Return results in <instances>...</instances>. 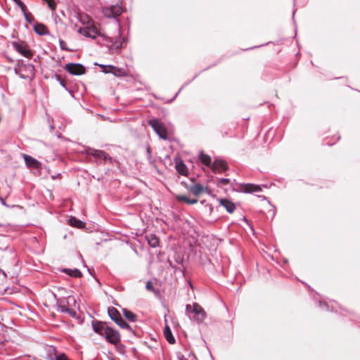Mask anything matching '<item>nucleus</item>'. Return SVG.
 Returning a JSON list of instances; mask_svg holds the SVG:
<instances>
[{
  "label": "nucleus",
  "mask_w": 360,
  "mask_h": 360,
  "mask_svg": "<svg viewBox=\"0 0 360 360\" xmlns=\"http://www.w3.org/2000/svg\"><path fill=\"white\" fill-rule=\"evenodd\" d=\"M0 227L6 228V225L4 224H0Z\"/></svg>",
  "instance_id": "obj_52"
},
{
  "label": "nucleus",
  "mask_w": 360,
  "mask_h": 360,
  "mask_svg": "<svg viewBox=\"0 0 360 360\" xmlns=\"http://www.w3.org/2000/svg\"><path fill=\"white\" fill-rule=\"evenodd\" d=\"M146 151H147L148 156L150 157V155H151V150H150V147L147 148Z\"/></svg>",
  "instance_id": "obj_46"
},
{
  "label": "nucleus",
  "mask_w": 360,
  "mask_h": 360,
  "mask_svg": "<svg viewBox=\"0 0 360 360\" xmlns=\"http://www.w3.org/2000/svg\"><path fill=\"white\" fill-rule=\"evenodd\" d=\"M55 77L56 80L59 82L60 85L63 86L68 93L72 94V91L67 87L65 82L60 77V76L56 74Z\"/></svg>",
  "instance_id": "obj_30"
},
{
  "label": "nucleus",
  "mask_w": 360,
  "mask_h": 360,
  "mask_svg": "<svg viewBox=\"0 0 360 360\" xmlns=\"http://www.w3.org/2000/svg\"><path fill=\"white\" fill-rule=\"evenodd\" d=\"M210 168L214 174H217L227 171L229 169V166L225 160L216 158Z\"/></svg>",
  "instance_id": "obj_12"
},
{
  "label": "nucleus",
  "mask_w": 360,
  "mask_h": 360,
  "mask_svg": "<svg viewBox=\"0 0 360 360\" xmlns=\"http://www.w3.org/2000/svg\"><path fill=\"white\" fill-rule=\"evenodd\" d=\"M199 160L202 164H204L205 165H206L209 167H211L212 162H213L212 161L211 157L209 155L205 154L203 151H201L200 153Z\"/></svg>",
  "instance_id": "obj_22"
},
{
  "label": "nucleus",
  "mask_w": 360,
  "mask_h": 360,
  "mask_svg": "<svg viewBox=\"0 0 360 360\" xmlns=\"http://www.w3.org/2000/svg\"><path fill=\"white\" fill-rule=\"evenodd\" d=\"M209 210H210V212H212L213 210V207L211 205H209Z\"/></svg>",
  "instance_id": "obj_51"
},
{
  "label": "nucleus",
  "mask_w": 360,
  "mask_h": 360,
  "mask_svg": "<svg viewBox=\"0 0 360 360\" xmlns=\"http://www.w3.org/2000/svg\"><path fill=\"white\" fill-rule=\"evenodd\" d=\"M295 12H296V9L295 8L292 11V20L293 21L295 22Z\"/></svg>",
  "instance_id": "obj_49"
},
{
  "label": "nucleus",
  "mask_w": 360,
  "mask_h": 360,
  "mask_svg": "<svg viewBox=\"0 0 360 360\" xmlns=\"http://www.w3.org/2000/svg\"><path fill=\"white\" fill-rule=\"evenodd\" d=\"M57 307H58V309L59 311H60L61 312H65L66 313V310H68V309H69L65 305H63V304H58Z\"/></svg>",
  "instance_id": "obj_40"
},
{
  "label": "nucleus",
  "mask_w": 360,
  "mask_h": 360,
  "mask_svg": "<svg viewBox=\"0 0 360 360\" xmlns=\"http://www.w3.org/2000/svg\"><path fill=\"white\" fill-rule=\"evenodd\" d=\"M110 360H115V359L111 358V359H110Z\"/></svg>",
  "instance_id": "obj_58"
},
{
  "label": "nucleus",
  "mask_w": 360,
  "mask_h": 360,
  "mask_svg": "<svg viewBox=\"0 0 360 360\" xmlns=\"http://www.w3.org/2000/svg\"><path fill=\"white\" fill-rule=\"evenodd\" d=\"M59 45H60V48L62 49V50H65V51H70V49L69 48H68L66 46V43L65 41H63V39H59Z\"/></svg>",
  "instance_id": "obj_36"
},
{
  "label": "nucleus",
  "mask_w": 360,
  "mask_h": 360,
  "mask_svg": "<svg viewBox=\"0 0 360 360\" xmlns=\"http://www.w3.org/2000/svg\"><path fill=\"white\" fill-rule=\"evenodd\" d=\"M22 157L27 167L37 169H41V163L37 159L27 154H22Z\"/></svg>",
  "instance_id": "obj_15"
},
{
  "label": "nucleus",
  "mask_w": 360,
  "mask_h": 360,
  "mask_svg": "<svg viewBox=\"0 0 360 360\" xmlns=\"http://www.w3.org/2000/svg\"><path fill=\"white\" fill-rule=\"evenodd\" d=\"M113 345L115 346L116 350L120 354H124V352H125V346H124V345L121 343V341L118 342H116V344Z\"/></svg>",
  "instance_id": "obj_31"
},
{
  "label": "nucleus",
  "mask_w": 360,
  "mask_h": 360,
  "mask_svg": "<svg viewBox=\"0 0 360 360\" xmlns=\"http://www.w3.org/2000/svg\"><path fill=\"white\" fill-rule=\"evenodd\" d=\"M191 181H192V183H195V179H194V178H191Z\"/></svg>",
  "instance_id": "obj_53"
},
{
  "label": "nucleus",
  "mask_w": 360,
  "mask_h": 360,
  "mask_svg": "<svg viewBox=\"0 0 360 360\" xmlns=\"http://www.w3.org/2000/svg\"><path fill=\"white\" fill-rule=\"evenodd\" d=\"M14 72L16 75H20V72H22V69L18 68V66L14 68Z\"/></svg>",
  "instance_id": "obj_43"
},
{
  "label": "nucleus",
  "mask_w": 360,
  "mask_h": 360,
  "mask_svg": "<svg viewBox=\"0 0 360 360\" xmlns=\"http://www.w3.org/2000/svg\"><path fill=\"white\" fill-rule=\"evenodd\" d=\"M262 187L266 188L267 186L266 185H257L254 184H240L239 188L236 191L245 193H252L262 191Z\"/></svg>",
  "instance_id": "obj_10"
},
{
  "label": "nucleus",
  "mask_w": 360,
  "mask_h": 360,
  "mask_svg": "<svg viewBox=\"0 0 360 360\" xmlns=\"http://www.w3.org/2000/svg\"><path fill=\"white\" fill-rule=\"evenodd\" d=\"M34 31L40 36H44L49 34L47 27L42 23L36 22L33 25Z\"/></svg>",
  "instance_id": "obj_17"
},
{
  "label": "nucleus",
  "mask_w": 360,
  "mask_h": 360,
  "mask_svg": "<svg viewBox=\"0 0 360 360\" xmlns=\"http://www.w3.org/2000/svg\"><path fill=\"white\" fill-rule=\"evenodd\" d=\"M164 336L169 344H174L176 342V340L172 334L171 328L168 325H166L164 328Z\"/></svg>",
  "instance_id": "obj_19"
},
{
  "label": "nucleus",
  "mask_w": 360,
  "mask_h": 360,
  "mask_svg": "<svg viewBox=\"0 0 360 360\" xmlns=\"http://www.w3.org/2000/svg\"><path fill=\"white\" fill-rule=\"evenodd\" d=\"M269 44V42H267V43H266L265 44H262V45H259V46H255L250 47V48H249V49H246L245 50H250V49H257V48H258V47H261V46H264V45Z\"/></svg>",
  "instance_id": "obj_45"
},
{
  "label": "nucleus",
  "mask_w": 360,
  "mask_h": 360,
  "mask_svg": "<svg viewBox=\"0 0 360 360\" xmlns=\"http://www.w3.org/2000/svg\"><path fill=\"white\" fill-rule=\"evenodd\" d=\"M0 200L2 203V205H6V201L4 200V199L3 198H0Z\"/></svg>",
  "instance_id": "obj_48"
},
{
  "label": "nucleus",
  "mask_w": 360,
  "mask_h": 360,
  "mask_svg": "<svg viewBox=\"0 0 360 360\" xmlns=\"http://www.w3.org/2000/svg\"><path fill=\"white\" fill-rule=\"evenodd\" d=\"M53 297L56 299V295L53 294Z\"/></svg>",
  "instance_id": "obj_54"
},
{
  "label": "nucleus",
  "mask_w": 360,
  "mask_h": 360,
  "mask_svg": "<svg viewBox=\"0 0 360 360\" xmlns=\"http://www.w3.org/2000/svg\"><path fill=\"white\" fill-rule=\"evenodd\" d=\"M19 76H20V78H22L23 79H26L30 78L29 75L22 74V72H20Z\"/></svg>",
  "instance_id": "obj_44"
},
{
  "label": "nucleus",
  "mask_w": 360,
  "mask_h": 360,
  "mask_svg": "<svg viewBox=\"0 0 360 360\" xmlns=\"http://www.w3.org/2000/svg\"><path fill=\"white\" fill-rule=\"evenodd\" d=\"M66 313L68 314L70 316H72L73 318L77 316L76 311L74 309H70V308H69L68 310H66Z\"/></svg>",
  "instance_id": "obj_39"
},
{
  "label": "nucleus",
  "mask_w": 360,
  "mask_h": 360,
  "mask_svg": "<svg viewBox=\"0 0 360 360\" xmlns=\"http://www.w3.org/2000/svg\"><path fill=\"white\" fill-rule=\"evenodd\" d=\"M230 183V179L228 178H221L217 179V185L218 186H226Z\"/></svg>",
  "instance_id": "obj_32"
},
{
  "label": "nucleus",
  "mask_w": 360,
  "mask_h": 360,
  "mask_svg": "<svg viewBox=\"0 0 360 360\" xmlns=\"http://www.w3.org/2000/svg\"><path fill=\"white\" fill-rule=\"evenodd\" d=\"M68 224L73 227H76L78 229H83L85 227V223L75 217H70L68 219Z\"/></svg>",
  "instance_id": "obj_21"
},
{
  "label": "nucleus",
  "mask_w": 360,
  "mask_h": 360,
  "mask_svg": "<svg viewBox=\"0 0 360 360\" xmlns=\"http://www.w3.org/2000/svg\"><path fill=\"white\" fill-rule=\"evenodd\" d=\"M293 1H294V6H295V0H293Z\"/></svg>",
  "instance_id": "obj_57"
},
{
  "label": "nucleus",
  "mask_w": 360,
  "mask_h": 360,
  "mask_svg": "<svg viewBox=\"0 0 360 360\" xmlns=\"http://www.w3.org/2000/svg\"><path fill=\"white\" fill-rule=\"evenodd\" d=\"M122 314L126 318V319L131 322H136L137 321V315L127 309H122Z\"/></svg>",
  "instance_id": "obj_25"
},
{
  "label": "nucleus",
  "mask_w": 360,
  "mask_h": 360,
  "mask_svg": "<svg viewBox=\"0 0 360 360\" xmlns=\"http://www.w3.org/2000/svg\"><path fill=\"white\" fill-rule=\"evenodd\" d=\"M274 207V210H273V217L275 215V212H276V207L275 206H273Z\"/></svg>",
  "instance_id": "obj_50"
},
{
  "label": "nucleus",
  "mask_w": 360,
  "mask_h": 360,
  "mask_svg": "<svg viewBox=\"0 0 360 360\" xmlns=\"http://www.w3.org/2000/svg\"><path fill=\"white\" fill-rule=\"evenodd\" d=\"M101 68H103V70L102 72L105 74H108V73H111L112 72V69L111 68H108L107 67H108V65H98Z\"/></svg>",
  "instance_id": "obj_38"
},
{
  "label": "nucleus",
  "mask_w": 360,
  "mask_h": 360,
  "mask_svg": "<svg viewBox=\"0 0 360 360\" xmlns=\"http://www.w3.org/2000/svg\"><path fill=\"white\" fill-rule=\"evenodd\" d=\"M176 169L181 174L184 176H186L188 174V168L185 165L183 160H179V161L176 160Z\"/></svg>",
  "instance_id": "obj_18"
},
{
  "label": "nucleus",
  "mask_w": 360,
  "mask_h": 360,
  "mask_svg": "<svg viewBox=\"0 0 360 360\" xmlns=\"http://www.w3.org/2000/svg\"><path fill=\"white\" fill-rule=\"evenodd\" d=\"M22 70L25 72L26 75H29L30 78H33L35 75L34 65L31 63H27L26 65H24Z\"/></svg>",
  "instance_id": "obj_26"
},
{
  "label": "nucleus",
  "mask_w": 360,
  "mask_h": 360,
  "mask_svg": "<svg viewBox=\"0 0 360 360\" xmlns=\"http://www.w3.org/2000/svg\"><path fill=\"white\" fill-rule=\"evenodd\" d=\"M148 124L155 132L163 140L168 139V132L163 124L157 118H153L148 121Z\"/></svg>",
  "instance_id": "obj_4"
},
{
  "label": "nucleus",
  "mask_w": 360,
  "mask_h": 360,
  "mask_svg": "<svg viewBox=\"0 0 360 360\" xmlns=\"http://www.w3.org/2000/svg\"><path fill=\"white\" fill-rule=\"evenodd\" d=\"M146 239L147 240L148 244L151 248H155L159 245V238L155 234L150 233L149 235H146Z\"/></svg>",
  "instance_id": "obj_20"
},
{
  "label": "nucleus",
  "mask_w": 360,
  "mask_h": 360,
  "mask_svg": "<svg viewBox=\"0 0 360 360\" xmlns=\"http://www.w3.org/2000/svg\"><path fill=\"white\" fill-rule=\"evenodd\" d=\"M11 44L13 49L22 56L27 58H31L33 56V51L24 41H13Z\"/></svg>",
  "instance_id": "obj_8"
},
{
  "label": "nucleus",
  "mask_w": 360,
  "mask_h": 360,
  "mask_svg": "<svg viewBox=\"0 0 360 360\" xmlns=\"http://www.w3.org/2000/svg\"><path fill=\"white\" fill-rule=\"evenodd\" d=\"M61 271L74 278H80L82 276V272L77 269H71L64 268L61 270Z\"/></svg>",
  "instance_id": "obj_23"
},
{
  "label": "nucleus",
  "mask_w": 360,
  "mask_h": 360,
  "mask_svg": "<svg viewBox=\"0 0 360 360\" xmlns=\"http://www.w3.org/2000/svg\"><path fill=\"white\" fill-rule=\"evenodd\" d=\"M27 64L25 63V61L22 60H18L17 66L21 69L24 68V65H26Z\"/></svg>",
  "instance_id": "obj_41"
},
{
  "label": "nucleus",
  "mask_w": 360,
  "mask_h": 360,
  "mask_svg": "<svg viewBox=\"0 0 360 360\" xmlns=\"http://www.w3.org/2000/svg\"><path fill=\"white\" fill-rule=\"evenodd\" d=\"M181 184H184L186 188L195 196H198L204 191H208L207 188L204 187L199 183H192L188 185L184 181H182Z\"/></svg>",
  "instance_id": "obj_13"
},
{
  "label": "nucleus",
  "mask_w": 360,
  "mask_h": 360,
  "mask_svg": "<svg viewBox=\"0 0 360 360\" xmlns=\"http://www.w3.org/2000/svg\"><path fill=\"white\" fill-rule=\"evenodd\" d=\"M219 203L229 213H233L236 210L235 204L228 198H221Z\"/></svg>",
  "instance_id": "obj_16"
},
{
  "label": "nucleus",
  "mask_w": 360,
  "mask_h": 360,
  "mask_svg": "<svg viewBox=\"0 0 360 360\" xmlns=\"http://www.w3.org/2000/svg\"><path fill=\"white\" fill-rule=\"evenodd\" d=\"M105 341L110 345H115L116 342L121 341V335L120 332L115 328L109 326L107 332L103 338Z\"/></svg>",
  "instance_id": "obj_9"
},
{
  "label": "nucleus",
  "mask_w": 360,
  "mask_h": 360,
  "mask_svg": "<svg viewBox=\"0 0 360 360\" xmlns=\"http://www.w3.org/2000/svg\"><path fill=\"white\" fill-rule=\"evenodd\" d=\"M108 314L111 320L113 321L121 328L126 329L134 334V331L131 327L124 319H122L120 313L116 308L113 307H108Z\"/></svg>",
  "instance_id": "obj_2"
},
{
  "label": "nucleus",
  "mask_w": 360,
  "mask_h": 360,
  "mask_svg": "<svg viewBox=\"0 0 360 360\" xmlns=\"http://www.w3.org/2000/svg\"><path fill=\"white\" fill-rule=\"evenodd\" d=\"M198 74L195 75L191 80H190V81H188V82H186L184 84H183V85H182V86H181V87L179 89V90L178 91V92L174 95V96L172 99H170V100L168 101V103H172V102H173V101L176 99V98L178 96L179 94V93H180V92H181V91H182V90H183V89L186 86H187V85H188V84H190L193 80H194V79L198 77Z\"/></svg>",
  "instance_id": "obj_29"
},
{
  "label": "nucleus",
  "mask_w": 360,
  "mask_h": 360,
  "mask_svg": "<svg viewBox=\"0 0 360 360\" xmlns=\"http://www.w3.org/2000/svg\"><path fill=\"white\" fill-rule=\"evenodd\" d=\"M91 327L93 330L96 334L104 338L105 333L107 332V329L109 328V326L107 325L106 322L99 320H93L91 321Z\"/></svg>",
  "instance_id": "obj_11"
},
{
  "label": "nucleus",
  "mask_w": 360,
  "mask_h": 360,
  "mask_svg": "<svg viewBox=\"0 0 360 360\" xmlns=\"http://www.w3.org/2000/svg\"><path fill=\"white\" fill-rule=\"evenodd\" d=\"M176 199L179 202H184L188 205H194L198 202V199H191V198H188L186 195H176Z\"/></svg>",
  "instance_id": "obj_28"
},
{
  "label": "nucleus",
  "mask_w": 360,
  "mask_h": 360,
  "mask_svg": "<svg viewBox=\"0 0 360 360\" xmlns=\"http://www.w3.org/2000/svg\"><path fill=\"white\" fill-rule=\"evenodd\" d=\"M106 42L110 44L108 45L109 51L112 53H119L121 49L127 44V40L124 37L122 36L121 28L119 29V36L117 37H107Z\"/></svg>",
  "instance_id": "obj_1"
},
{
  "label": "nucleus",
  "mask_w": 360,
  "mask_h": 360,
  "mask_svg": "<svg viewBox=\"0 0 360 360\" xmlns=\"http://www.w3.org/2000/svg\"><path fill=\"white\" fill-rule=\"evenodd\" d=\"M123 12V8L121 5L117 4L111 5L110 7H105L102 10V13L108 18H114L116 22L120 25V20L117 17Z\"/></svg>",
  "instance_id": "obj_5"
},
{
  "label": "nucleus",
  "mask_w": 360,
  "mask_h": 360,
  "mask_svg": "<svg viewBox=\"0 0 360 360\" xmlns=\"http://www.w3.org/2000/svg\"><path fill=\"white\" fill-rule=\"evenodd\" d=\"M284 262H288V260L287 259H284Z\"/></svg>",
  "instance_id": "obj_56"
},
{
  "label": "nucleus",
  "mask_w": 360,
  "mask_h": 360,
  "mask_svg": "<svg viewBox=\"0 0 360 360\" xmlns=\"http://www.w3.org/2000/svg\"><path fill=\"white\" fill-rule=\"evenodd\" d=\"M15 4L19 6L22 12H24L27 8L24 3L21 0H13Z\"/></svg>",
  "instance_id": "obj_35"
},
{
  "label": "nucleus",
  "mask_w": 360,
  "mask_h": 360,
  "mask_svg": "<svg viewBox=\"0 0 360 360\" xmlns=\"http://www.w3.org/2000/svg\"><path fill=\"white\" fill-rule=\"evenodd\" d=\"M146 289L150 292L156 293L158 292V290H156L155 288L153 287V283L150 281H147L146 284Z\"/></svg>",
  "instance_id": "obj_34"
},
{
  "label": "nucleus",
  "mask_w": 360,
  "mask_h": 360,
  "mask_svg": "<svg viewBox=\"0 0 360 360\" xmlns=\"http://www.w3.org/2000/svg\"><path fill=\"white\" fill-rule=\"evenodd\" d=\"M56 352L57 350L55 347H51L48 350V354L49 356H51L52 354H54L56 360H70L64 353H61L57 355Z\"/></svg>",
  "instance_id": "obj_24"
},
{
  "label": "nucleus",
  "mask_w": 360,
  "mask_h": 360,
  "mask_svg": "<svg viewBox=\"0 0 360 360\" xmlns=\"http://www.w3.org/2000/svg\"><path fill=\"white\" fill-rule=\"evenodd\" d=\"M78 32L83 36L91 39H96V37L99 35L98 30L94 26H86L80 27Z\"/></svg>",
  "instance_id": "obj_14"
},
{
  "label": "nucleus",
  "mask_w": 360,
  "mask_h": 360,
  "mask_svg": "<svg viewBox=\"0 0 360 360\" xmlns=\"http://www.w3.org/2000/svg\"><path fill=\"white\" fill-rule=\"evenodd\" d=\"M23 13L25 20L27 22L31 24L32 22L33 16L31 13H27L26 10L24 12H22Z\"/></svg>",
  "instance_id": "obj_33"
},
{
  "label": "nucleus",
  "mask_w": 360,
  "mask_h": 360,
  "mask_svg": "<svg viewBox=\"0 0 360 360\" xmlns=\"http://www.w3.org/2000/svg\"><path fill=\"white\" fill-rule=\"evenodd\" d=\"M186 311L190 314V319H193L198 323H201L206 317V313L203 308L197 303H194L192 306L186 304Z\"/></svg>",
  "instance_id": "obj_3"
},
{
  "label": "nucleus",
  "mask_w": 360,
  "mask_h": 360,
  "mask_svg": "<svg viewBox=\"0 0 360 360\" xmlns=\"http://www.w3.org/2000/svg\"><path fill=\"white\" fill-rule=\"evenodd\" d=\"M259 198L263 199V200H267L268 202L270 204V201L268 200L267 198L264 195H257Z\"/></svg>",
  "instance_id": "obj_47"
},
{
  "label": "nucleus",
  "mask_w": 360,
  "mask_h": 360,
  "mask_svg": "<svg viewBox=\"0 0 360 360\" xmlns=\"http://www.w3.org/2000/svg\"><path fill=\"white\" fill-rule=\"evenodd\" d=\"M176 356L178 360H186L184 357V356L181 352L176 353Z\"/></svg>",
  "instance_id": "obj_42"
},
{
  "label": "nucleus",
  "mask_w": 360,
  "mask_h": 360,
  "mask_svg": "<svg viewBox=\"0 0 360 360\" xmlns=\"http://www.w3.org/2000/svg\"><path fill=\"white\" fill-rule=\"evenodd\" d=\"M64 70L72 75L79 76L86 73V68L81 63H68L64 66Z\"/></svg>",
  "instance_id": "obj_7"
},
{
  "label": "nucleus",
  "mask_w": 360,
  "mask_h": 360,
  "mask_svg": "<svg viewBox=\"0 0 360 360\" xmlns=\"http://www.w3.org/2000/svg\"><path fill=\"white\" fill-rule=\"evenodd\" d=\"M86 152L88 155H92L93 157L96 158L97 164H101V160H103L105 162H112V158L103 150L88 148Z\"/></svg>",
  "instance_id": "obj_6"
},
{
  "label": "nucleus",
  "mask_w": 360,
  "mask_h": 360,
  "mask_svg": "<svg viewBox=\"0 0 360 360\" xmlns=\"http://www.w3.org/2000/svg\"><path fill=\"white\" fill-rule=\"evenodd\" d=\"M319 306L323 310L328 311L329 310V306L326 302H323L322 301L319 302Z\"/></svg>",
  "instance_id": "obj_37"
},
{
  "label": "nucleus",
  "mask_w": 360,
  "mask_h": 360,
  "mask_svg": "<svg viewBox=\"0 0 360 360\" xmlns=\"http://www.w3.org/2000/svg\"><path fill=\"white\" fill-rule=\"evenodd\" d=\"M243 220H244V221H246V218H245V217H243Z\"/></svg>",
  "instance_id": "obj_55"
},
{
  "label": "nucleus",
  "mask_w": 360,
  "mask_h": 360,
  "mask_svg": "<svg viewBox=\"0 0 360 360\" xmlns=\"http://www.w3.org/2000/svg\"><path fill=\"white\" fill-rule=\"evenodd\" d=\"M108 68L112 69L111 74H112L115 77H124L126 75V72L122 68H117L111 65H109Z\"/></svg>",
  "instance_id": "obj_27"
}]
</instances>
